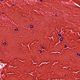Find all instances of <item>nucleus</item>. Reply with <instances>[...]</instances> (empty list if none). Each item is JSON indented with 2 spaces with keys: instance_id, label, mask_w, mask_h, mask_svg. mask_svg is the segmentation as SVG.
I'll return each mask as SVG.
<instances>
[{
  "instance_id": "nucleus-1",
  "label": "nucleus",
  "mask_w": 80,
  "mask_h": 80,
  "mask_svg": "<svg viewBox=\"0 0 80 80\" xmlns=\"http://www.w3.org/2000/svg\"><path fill=\"white\" fill-rule=\"evenodd\" d=\"M63 38H60V39H59L60 40V41H62L63 40Z\"/></svg>"
},
{
  "instance_id": "nucleus-12",
  "label": "nucleus",
  "mask_w": 80,
  "mask_h": 80,
  "mask_svg": "<svg viewBox=\"0 0 80 80\" xmlns=\"http://www.w3.org/2000/svg\"><path fill=\"white\" fill-rule=\"evenodd\" d=\"M55 16H56V17H57V15L56 14V15H55Z\"/></svg>"
},
{
  "instance_id": "nucleus-13",
  "label": "nucleus",
  "mask_w": 80,
  "mask_h": 80,
  "mask_svg": "<svg viewBox=\"0 0 80 80\" xmlns=\"http://www.w3.org/2000/svg\"><path fill=\"white\" fill-rule=\"evenodd\" d=\"M16 59H17V58H15V60H16Z\"/></svg>"
},
{
  "instance_id": "nucleus-17",
  "label": "nucleus",
  "mask_w": 80,
  "mask_h": 80,
  "mask_svg": "<svg viewBox=\"0 0 80 80\" xmlns=\"http://www.w3.org/2000/svg\"><path fill=\"white\" fill-rule=\"evenodd\" d=\"M65 77H67V76H66V75H65Z\"/></svg>"
},
{
  "instance_id": "nucleus-2",
  "label": "nucleus",
  "mask_w": 80,
  "mask_h": 80,
  "mask_svg": "<svg viewBox=\"0 0 80 80\" xmlns=\"http://www.w3.org/2000/svg\"><path fill=\"white\" fill-rule=\"evenodd\" d=\"M33 28V25H30V28Z\"/></svg>"
},
{
  "instance_id": "nucleus-11",
  "label": "nucleus",
  "mask_w": 80,
  "mask_h": 80,
  "mask_svg": "<svg viewBox=\"0 0 80 80\" xmlns=\"http://www.w3.org/2000/svg\"><path fill=\"white\" fill-rule=\"evenodd\" d=\"M5 13L4 12H2V14H4Z\"/></svg>"
},
{
  "instance_id": "nucleus-7",
  "label": "nucleus",
  "mask_w": 80,
  "mask_h": 80,
  "mask_svg": "<svg viewBox=\"0 0 80 80\" xmlns=\"http://www.w3.org/2000/svg\"><path fill=\"white\" fill-rule=\"evenodd\" d=\"M42 48H43V49H45V47H43V46L42 47Z\"/></svg>"
},
{
  "instance_id": "nucleus-15",
  "label": "nucleus",
  "mask_w": 80,
  "mask_h": 80,
  "mask_svg": "<svg viewBox=\"0 0 80 80\" xmlns=\"http://www.w3.org/2000/svg\"><path fill=\"white\" fill-rule=\"evenodd\" d=\"M39 51L40 52H42V51H41L40 50H39Z\"/></svg>"
},
{
  "instance_id": "nucleus-4",
  "label": "nucleus",
  "mask_w": 80,
  "mask_h": 80,
  "mask_svg": "<svg viewBox=\"0 0 80 80\" xmlns=\"http://www.w3.org/2000/svg\"><path fill=\"white\" fill-rule=\"evenodd\" d=\"M3 44V45H7V43H6V42H4Z\"/></svg>"
},
{
  "instance_id": "nucleus-6",
  "label": "nucleus",
  "mask_w": 80,
  "mask_h": 80,
  "mask_svg": "<svg viewBox=\"0 0 80 80\" xmlns=\"http://www.w3.org/2000/svg\"><path fill=\"white\" fill-rule=\"evenodd\" d=\"M77 55H78V56H80V54H78V53L77 54Z\"/></svg>"
},
{
  "instance_id": "nucleus-3",
  "label": "nucleus",
  "mask_w": 80,
  "mask_h": 80,
  "mask_svg": "<svg viewBox=\"0 0 80 80\" xmlns=\"http://www.w3.org/2000/svg\"><path fill=\"white\" fill-rule=\"evenodd\" d=\"M58 36L59 37H62V35H61V34L60 33H59V34H58Z\"/></svg>"
},
{
  "instance_id": "nucleus-14",
  "label": "nucleus",
  "mask_w": 80,
  "mask_h": 80,
  "mask_svg": "<svg viewBox=\"0 0 80 80\" xmlns=\"http://www.w3.org/2000/svg\"><path fill=\"white\" fill-rule=\"evenodd\" d=\"M40 53H42V51H41V52H40Z\"/></svg>"
},
{
  "instance_id": "nucleus-5",
  "label": "nucleus",
  "mask_w": 80,
  "mask_h": 80,
  "mask_svg": "<svg viewBox=\"0 0 80 80\" xmlns=\"http://www.w3.org/2000/svg\"><path fill=\"white\" fill-rule=\"evenodd\" d=\"M14 30H15V31H18V29L17 28V29H14Z\"/></svg>"
},
{
  "instance_id": "nucleus-9",
  "label": "nucleus",
  "mask_w": 80,
  "mask_h": 80,
  "mask_svg": "<svg viewBox=\"0 0 80 80\" xmlns=\"http://www.w3.org/2000/svg\"><path fill=\"white\" fill-rule=\"evenodd\" d=\"M40 2H42V0H40Z\"/></svg>"
},
{
  "instance_id": "nucleus-10",
  "label": "nucleus",
  "mask_w": 80,
  "mask_h": 80,
  "mask_svg": "<svg viewBox=\"0 0 80 80\" xmlns=\"http://www.w3.org/2000/svg\"><path fill=\"white\" fill-rule=\"evenodd\" d=\"M0 1L1 2H2V1H3V0H1Z\"/></svg>"
},
{
  "instance_id": "nucleus-8",
  "label": "nucleus",
  "mask_w": 80,
  "mask_h": 80,
  "mask_svg": "<svg viewBox=\"0 0 80 80\" xmlns=\"http://www.w3.org/2000/svg\"><path fill=\"white\" fill-rule=\"evenodd\" d=\"M64 48H67V46H66V45H65V47H64Z\"/></svg>"
},
{
  "instance_id": "nucleus-18",
  "label": "nucleus",
  "mask_w": 80,
  "mask_h": 80,
  "mask_svg": "<svg viewBox=\"0 0 80 80\" xmlns=\"http://www.w3.org/2000/svg\"><path fill=\"white\" fill-rule=\"evenodd\" d=\"M15 5H16V3H15Z\"/></svg>"
},
{
  "instance_id": "nucleus-16",
  "label": "nucleus",
  "mask_w": 80,
  "mask_h": 80,
  "mask_svg": "<svg viewBox=\"0 0 80 80\" xmlns=\"http://www.w3.org/2000/svg\"><path fill=\"white\" fill-rule=\"evenodd\" d=\"M12 6H14V5H12Z\"/></svg>"
}]
</instances>
